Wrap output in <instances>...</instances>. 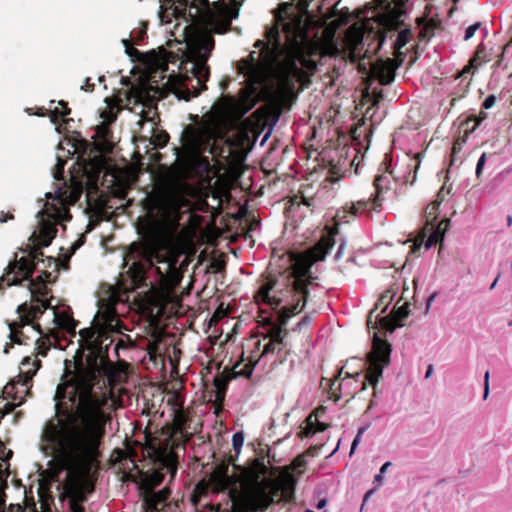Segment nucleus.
Masks as SVG:
<instances>
[{
  "mask_svg": "<svg viewBox=\"0 0 512 512\" xmlns=\"http://www.w3.org/2000/svg\"><path fill=\"white\" fill-rule=\"evenodd\" d=\"M114 310L107 312L103 324L96 323L81 329L80 347L87 351L75 360L71 377L56 389V415L43 428L41 440L51 452L67 465L89 473L100 457V445L105 435V425L110 417L104 411L108 399L98 394L94 386L100 377H106L110 385L115 384L122 371L118 366H127L118 359L117 364L109 359L108 351L114 342Z\"/></svg>",
  "mask_w": 512,
  "mask_h": 512,
  "instance_id": "obj_1",
  "label": "nucleus"
},
{
  "mask_svg": "<svg viewBox=\"0 0 512 512\" xmlns=\"http://www.w3.org/2000/svg\"><path fill=\"white\" fill-rule=\"evenodd\" d=\"M238 14L239 9L236 3L227 4L225 1L213 3L212 8H207L201 13V20L210 32L202 35L191 47V76L186 75L176 88L175 94L179 99L189 101L207 89L206 82L210 76L207 61L215 45L211 33L224 34L228 32L232 20L236 19Z\"/></svg>",
  "mask_w": 512,
  "mask_h": 512,
  "instance_id": "obj_2",
  "label": "nucleus"
},
{
  "mask_svg": "<svg viewBox=\"0 0 512 512\" xmlns=\"http://www.w3.org/2000/svg\"><path fill=\"white\" fill-rule=\"evenodd\" d=\"M44 253L39 248H35L27 256L18 258L17 254L14 260L11 261L2 275V280L6 281V286L20 285L27 281V287L31 293V304L27 302L22 303L17 308L19 319H22L26 324H32L35 319H38L49 308H52L48 299H44L50 293L47 287V282L51 277L48 271H42L36 278H32L37 265L45 260L43 259Z\"/></svg>",
  "mask_w": 512,
  "mask_h": 512,
  "instance_id": "obj_3",
  "label": "nucleus"
},
{
  "mask_svg": "<svg viewBox=\"0 0 512 512\" xmlns=\"http://www.w3.org/2000/svg\"><path fill=\"white\" fill-rule=\"evenodd\" d=\"M298 281H290L268 273L262 275V283L254 295L257 304H265L272 309L284 306L278 312L277 321L287 325L289 319L300 313L308 300L309 289Z\"/></svg>",
  "mask_w": 512,
  "mask_h": 512,
  "instance_id": "obj_4",
  "label": "nucleus"
},
{
  "mask_svg": "<svg viewBox=\"0 0 512 512\" xmlns=\"http://www.w3.org/2000/svg\"><path fill=\"white\" fill-rule=\"evenodd\" d=\"M189 418L182 406L174 410L173 423L171 427H163L157 434L145 431V451L148 455L160 460L170 471L172 477L178 470V455L174 451L179 444L175 437L182 436L186 429Z\"/></svg>",
  "mask_w": 512,
  "mask_h": 512,
  "instance_id": "obj_5",
  "label": "nucleus"
},
{
  "mask_svg": "<svg viewBox=\"0 0 512 512\" xmlns=\"http://www.w3.org/2000/svg\"><path fill=\"white\" fill-rule=\"evenodd\" d=\"M345 216L341 213H336L333 217L334 224L326 226L323 234L314 246L309 248L304 253L300 254L291 267V272L282 276L284 279L290 281H298L303 287H309L315 280L312 276L311 268L317 261H323L326 255L330 252L336 243V236L339 234V226L342 221H345Z\"/></svg>",
  "mask_w": 512,
  "mask_h": 512,
  "instance_id": "obj_6",
  "label": "nucleus"
},
{
  "mask_svg": "<svg viewBox=\"0 0 512 512\" xmlns=\"http://www.w3.org/2000/svg\"><path fill=\"white\" fill-rule=\"evenodd\" d=\"M284 33L286 36V48L283 53L285 58L278 66L277 75L283 85L291 86L294 79H299L305 74L299 66L302 48L298 31V16L284 25Z\"/></svg>",
  "mask_w": 512,
  "mask_h": 512,
  "instance_id": "obj_7",
  "label": "nucleus"
},
{
  "mask_svg": "<svg viewBox=\"0 0 512 512\" xmlns=\"http://www.w3.org/2000/svg\"><path fill=\"white\" fill-rule=\"evenodd\" d=\"M158 257V249L154 243H133L126 255V260H132L127 274L130 279L129 290L146 286V271L153 266V259Z\"/></svg>",
  "mask_w": 512,
  "mask_h": 512,
  "instance_id": "obj_8",
  "label": "nucleus"
},
{
  "mask_svg": "<svg viewBox=\"0 0 512 512\" xmlns=\"http://www.w3.org/2000/svg\"><path fill=\"white\" fill-rule=\"evenodd\" d=\"M439 202L432 201L425 209V226L419 233L417 238L414 240L411 246V253H415L422 247V244L427 237L425 242L426 249L431 248L438 242H442L444 239L445 232L450 226V219L444 218L437 225L436 221L439 216Z\"/></svg>",
  "mask_w": 512,
  "mask_h": 512,
  "instance_id": "obj_9",
  "label": "nucleus"
},
{
  "mask_svg": "<svg viewBox=\"0 0 512 512\" xmlns=\"http://www.w3.org/2000/svg\"><path fill=\"white\" fill-rule=\"evenodd\" d=\"M268 324L271 326L264 336V339H269L264 345L263 350L258 355H252L249 357V361L243 365L240 370H236L240 364L234 367V377L243 376L250 377L253 373L255 366L257 365L260 357L267 356L268 354L279 353L281 350L286 348L284 342L285 337L288 335L287 325H282L281 322L272 323L268 320Z\"/></svg>",
  "mask_w": 512,
  "mask_h": 512,
  "instance_id": "obj_10",
  "label": "nucleus"
},
{
  "mask_svg": "<svg viewBox=\"0 0 512 512\" xmlns=\"http://www.w3.org/2000/svg\"><path fill=\"white\" fill-rule=\"evenodd\" d=\"M188 188L187 183H177L158 198L155 209L162 220H178L182 208L191 206L190 200L183 193Z\"/></svg>",
  "mask_w": 512,
  "mask_h": 512,
  "instance_id": "obj_11",
  "label": "nucleus"
},
{
  "mask_svg": "<svg viewBox=\"0 0 512 512\" xmlns=\"http://www.w3.org/2000/svg\"><path fill=\"white\" fill-rule=\"evenodd\" d=\"M391 351L390 343L380 338L377 333H374L372 349L367 355L369 367L365 375V379L373 387L376 386L379 378L382 377L384 368L390 364Z\"/></svg>",
  "mask_w": 512,
  "mask_h": 512,
  "instance_id": "obj_12",
  "label": "nucleus"
},
{
  "mask_svg": "<svg viewBox=\"0 0 512 512\" xmlns=\"http://www.w3.org/2000/svg\"><path fill=\"white\" fill-rule=\"evenodd\" d=\"M294 10L295 7L293 4L282 3L275 15L276 24L268 28L265 33L267 43L270 46V54L274 58H278L283 55L284 49L286 48V44L283 45L281 43L279 24L282 25V29L284 30L285 24L294 20L297 16H302L301 14L296 13Z\"/></svg>",
  "mask_w": 512,
  "mask_h": 512,
  "instance_id": "obj_13",
  "label": "nucleus"
},
{
  "mask_svg": "<svg viewBox=\"0 0 512 512\" xmlns=\"http://www.w3.org/2000/svg\"><path fill=\"white\" fill-rule=\"evenodd\" d=\"M253 507L258 512L266 511L272 504L279 503L281 499V487L277 481H265L257 483L249 491H243Z\"/></svg>",
  "mask_w": 512,
  "mask_h": 512,
  "instance_id": "obj_14",
  "label": "nucleus"
},
{
  "mask_svg": "<svg viewBox=\"0 0 512 512\" xmlns=\"http://www.w3.org/2000/svg\"><path fill=\"white\" fill-rule=\"evenodd\" d=\"M390 182L389 176L385 173L379 174L375 177L373 185L376 190V194L373 199L368 200H359L356 203H352L351 205H346L342 210L337 211L336 213H341L345 216V221L342 223H348L349 218L355 216L359 211L365 210H377L381 207L382 203L379 199V196L388 189V183Z\"/></svg>",
  "mask_w": 512,
  "mask_h": 512,
  "instance_id": "obj_15",
  "label": "nucleus"
},
{
  "mask_svg": "<svg viewBox=\"0 0 512 512\" xmlns=\"http://www.w3.org/2000/svg\"><path fill=\"white\" fill-rule=\"evenodd\" d=\"M298 31L300 32L299 39L301 40L302 57H300V65L306 68L311 73L317 69L315 61L308 58L312 52V44L308 35V26L304 21L303 16H298Z\"/></svg>",
  "mask_w": 512,
  "mask_h": 512,
  "instance_id": "obj_16",
  "label": "nucleus"
},
{
  "mask_svg": "<svg viewBox=\"0 0 512 512\" xmlns=\"http://www.w3.org/2000/svg\"><path fill=\"white\" fill-rule=\"evenodd\" d=\"M172 2L174 5L173 15L176 18H185L187 14V9L189 8L188 16L191 18V20H193L196 17V15L200 12V6H205V10L207 8H211L209 6L208 0H172Z\"/></svg>",
  "mask_w": 512,
  "mask_h": 512,
  "instance_id": "obj_17",
  "label": "nucleus"
},
{
  "mask_svg": "<svg viewBox=\"0 0 512 512\" xmlns=\"http://www.w3.org/2000/svg\"><path fill=\"white\" fill-rule=\"evenodd\" d=\"M370 75L377 79L381 85H388L395 79V68L392 60H379L372 63Z\"/></svg>",
  "mask_w": 512,
  "mask_h": 512,
  "instance_id": "obj_18",
  "label": "nucleus"
},
{
  "mask_svg": "<svg viewBox=\"0 0 512 512\" xmlns=\"http://www.w3.org/2000/svg\"><path fill=\"white\" fill-rule=\"evenodd\" d=\"M229 467L227 464H220L216 466L211 473V483L216 491H225L229 489H237L235 487V480L228 474Z\"/></svg>",
  "mask_w": 512,
  "mask_h": 512,
  "instance_id": "obj_19",
  "label": "nucleus"
},
{
  "mask_svg": "<svg viewBox=\"0 0 512 512\" xmlns=\"http://www.w3.org/2000/svg\"><path fill=\"white\" fill-rule=\"evenodd\" d=\"M62 497L73 498L76 501H85L83 481L77 475L69 474L62 484Z\"/></svg>",
  "mask_w": 512,
  "mask_h": 512,
  "instance_id": "obj_20",
  "label": "nucleus"
},
{
  "mask_svg": "<svg viewBox=\"0 0 512 512\" xmlns=\"http://www.w3.org/2000/svg\"><path fill=\"white\" fill-rule=\"evenodd\" d=\"M170 495L168 489H162L158 492L145 490L143 495V507L145 512H158Z\"/></svg>",
  "mask_w": 512,
  "mask_h": 512,
  "instance_id": "obj_21",
  "label": "nucleus"
},
{
  "mask_svg": "<svg viewBox=\"0 0 512 512\" xmlns=\"http://www.w3.org/2000/svg\"><path fill=\"white\" fill-rule=\"evenodd\" d=\"M40 367L41 361L39 359L30 356L25 357L21 362L20 373L17 375L18 382H22L24 387L30 386L33 376Z\"/></svg>",
  "mask_w": 512,
  "mask_h": 512,
  "instance_id": "obj_22",
  "label": "nucleus"
},
{
  "mask_svg": "<svg viewBox=\"0 0 512 512\" xmlns=\"http://www.w3.org/2000/svg\"><path fill=\"white\" fill-rule=\"evenodd\" d=\"M228 496L232 505L230 510L225 512H258L245 496V493H241L238 489H231Z\"/></svg>",
  "mask_w": 512,
  "mask_h": 512,
  "instance_id": "obj_23",
  "label": "nucleus"
},
{
  "mask_svg": "<svg viewBox=\"0 0 512 512\" xmlns=\"http://www.w3.org/2000/svg\"><path fill=\"white\" fill-rule=\"evenodd\" d=\"M56 234H57V228H56L55 223H53L49 220L42 221L40 223V227H39L38 246L33 247L30 250L29 254L35 248L41 249V247L49 246L51 244L52 240L55 238ZM40 251L43 253L42 250H40Z\"/></svg>",
  "mask_w": 512,
  "mask_h": 512,
  "instance_id": "obj_24",
  "label": "nucleus"
},
{
  "mask_svg": "<svg viewBox=\"0 0 512 512\" xmlns=\"http://www.w3.org/2000/svg\"><path fill=\"white\" fill-rule=\"evenodd\" d=\"M37 494L40 503V512H51L54 506V497L51 492L50 484L45 480H39Z\"/></svg>",
  "mask_w": 512,
  "mask_h": 512,
  "instance_id": "obj_25",
  "label": "nucleus"
},
{
  "mask_svg": "<svg viewBox=\"0 0 512 512\" xmlns=\"http://www.w3.org/2000/svg\"><path fill=\"white\" fill-rule=\"evenodd\" d=\"M143 453L146 457L150 458L152 460V462L156 465H158V469L155 470L147 479H146V483L145 485L148 486V488L146 490H151L153 489L155 486H158L162 483V481L164 480V476L166 473H170V471L167 470V468L161 463L160 460H156L154 457L150 456L147 454V452L145 451V446L143 447ZM171 479H173L175 477V475L172 477V475H170Z\"/></svg>",
  "mask_w": 512,
  "mask_h": 512,
  "instance_id": "obj_26",
  "label": "nucleus"
},
{
  "mask_svg": "<svg viewBox=\"0 0 512 512\" xmlns=\"http://www.w3.org/2000/svg\"><path fill=\"white\" fill-rule=\"evenodd\" d=\"M238 71L239 73L251 78L254 82H258L262 77L261 68L254 59L253 53L250 54L249 59L241 60L239 62Z\"/></svg>",
  "mask_w": 512,
  "mask_h": 512,
  "instance_id": "obj_27",
  "label": "nucleus"
},
{
  "mask_svg": "<svg viewBox=\"0 0 512 512\" xmlns=\"http://www.w3.org/2000/svg\"><path fill=\"white\" fill-rule=\"evenodd\" d=\"M279 487H281L282 502L290 503L294 499V491L296 480L290 473H285L277 480Z\"/></svg>",
  "mask_w": 512,
  "mask_h": 512,
  "instance_id": "obj_28",
  "label": "nucleus"
},
{
  "mask_svg": "<svg viewBox=\"0 0 512 512\" xmlns=\"http://www.w3.org/2000/svg\"><path fill=\"white\" fill-rule=\"evenodd\" d=\"M54 322L57 327L63 329L69 333H74L76 329V321L73 319L69 311L56 312L54 310Z\"/></svg>",
  "mask_w": 512,
  "mask_h": 512,
  "instance_id": "obj_29",
  "label": "nucleus"
},
{
  "mask_svg": "<svg viewBox=\"0 0 512 512\" xmlns=\"http://www.w3.org/2000/svg\"><path fill=\"white\" fill-rule=\"evenodd\" d=\"M394 294H395V292L390 289L386 290L385 292H383L381 294V296L379 297V299L377 300V302L375 304L374 309L371 310L368 315V318H367V326L368 327H370L371 325H373L374 328L376 327V322L375 323L372 322V316H373L374 311L377 309H381V312L384 313L386 311L387 307L389 306V304L391 303V301L393 300Z\"/></svg>",
  "mask_w": 512,
  "mask_h": 512,
  "instance_id": "obj_30",
  "label": "nucleus"
},
{
  "mask_svg": "<svg viewBox=\"0 0 512 512\" xmlns=\"http://www.w3.org/2000/svg\"><path fill=\"white\" fill-rule=\"evenodd\" d=\"M353 151L349 148H341L336 151L335 154L338 157L336 164H333L332 172L335 174L341 173L347 169L349 165L353 164V160H350L351 153Z\"/></svg>",
  "mask_w": 512,
  "mask_h": 512,
  "instance_id": "obj_31",
  "label": "nucleus"
},
{
  "mask_svg": "<svg viewBox=\"0 0 512 512\" xmlns=\"http://www.w3.org/2000/svg\"><path fill=\"white\" fill-rule=\"evenodd\" d=\"M486 118V113L481 112L479 117L474 115L467 117L465 120L461 121L459 124V133H463L465 137H468L469 134L474 132L477 126L480 124L482 120Z\"/></svg>",
  "mask_w": 512,
  "mask_h": 512,
  "instance_id": "obj_32",
  "label": "nucleus"
},
{
  "mask_svg": "<svg viewBox=\"0 0 512 512\" xmlns=\"http://www.w3.org/2000/svg\"><path fill=\"white\" fill-rule=\"evenodd\" d=\"M25 325H27V324L24 323V321L22 319H19V321H13V322L9 323V329H10L9 337L13 343L20 344V345L27 344L26 340L28 339V337L25 336L22 331V328Z\"/></svg>",
  "mask_w": 512,
  "mask_h": 512,
  "instance_id": "obj_33",
  "label": "nucleus"
},
{
  "mask_svg": "<svg viewBox=\"0 0 512 512\" xmlns=\"http://www.w3.org/2000/svg\"><path fill=\"white\" fill-rule=\"evenodd\" d=\"M210 137L203 131H193L188 139V145L197 151H201L205 147L210 146Z\"/></svg>",
  "mask_w": 512,
  "mask_h": 512,
  "instance_id": "obj_34",
  "label": "nucleus"
},
{
  "mask_svg": "<svg viewBox=\"0 0 512 512\" xmlns=\"http://www.w3.org/2000/svg\"><path fill=\"white\" fill-rule=\"evenodd\" d=\"M395 318L390 319L389 317H382L380 319V325L385 330L393 331L396 327V321H401L402 319L408 316V310L406 306L400 307L397 311H395Z\"/></svg>",
  "mask_w": 512,
  "mask_h": 512,
  "instance_id": "obj_35",
  "label": "nucleus"
},
{
  "mask_svg": "<svg viewBox=\"0 0 512 512\" xmlns=\"http://www.w3.org/2000/svg\"><path fill=\"white\" fill-rule=\"evenodd\" d=\"M96 136L102 141L103 146L113 147V132L107 123H101L96 127Z\"/></svg>",
  "mask_w": 512,
  "mask_h": 512,
  "instance_id": "obj_36",
  "label": "nucleus"
},
{
  "mask_svg": "<svg viewBox=\"0 0 512 512\" xmlns=\"http://www.w3.org/2000/svg\"><path fill=\"white\" fill-rule=\"evenodd\" d=\"M214 386L216 388V399L215 403L217 407L220 409L222 408L224 397H225V391L227 388V379L223 377H215L214 378Z\"/></svg>",
  "mask_w": 512,
  "mask_h": 512,
  "instance_id": "obj_37",
  "label": "nucleus"
},
{
  "mask_svg": "<svg viewBox=\"0 0 512 512\" xmlns=\"http://www.w3.org/2000/svg\"><path fill=\"white\" fill-rule=\"evenodd\" d=\"M291 206H300L301 204L307 207H315L316 199L315 197L306 196L305 193L300 189L297 194L290 197L289 200Z\"/></svg>",
  "mask_w": 512,
  "mask_h": 512,
  "instance_id": "obj_38",
  "label": "nucleus"
},
{
  "mask_svg": "<svg viewBox=\"0 0 512 512\" xmlns=\"http://www.w3.org/2000/svg\"><path fill=\"white\" fill-rule=\"evenodd\" d=\"M169 139V134L165 130H159L152 135L150 143L155 148L162 149L167 145Z\"/></svg>",
  "mask_w": 512,
  "mask_h": 512,
  "instance_id": "obj_39",
  "label": "nucleus"
},
{
  "mask_svg": "<svg viewBox=\"0 0 512 512\" xmlns=\"http://www.w3.org/2000/svg\"><path fill=\"white\" fill-rule=\"evenodd\" d=\"M9 476L8 467L3 468L0 463V508L5 505V489L7 485V477Z\"/></svg>",
  "mask_w": 512,
  "mask_h": 512,
  "instance_id": "obj_40",
  "label": "nucleus"
},
{
  "mask_svg": "<svg viewBox=\"0 0 512 512\" xmlns=\"http://www.w3.org/2000/svg\"><path fill=\"white\" fill-rule=\"evenodd\" d=\"M58 104L60 106H65V111H60L58 108H55L50 111V118L54 124L58 123L60 119H63L65 116L71 113V109L68 107L67 102L60 100Z\"/></svg>",
  "mask_w": 512,
  "mask_h": 512,
  "instance_id": "obj_41",
  "label": "nucleus"
},
{
  "mask_svg": "<svg viewBox=\"0 0 512 512\" xmlns=\"http://www.w3.org/2000/svg\"><path fill=\"white\" fill-rule=\"evenodd\" d=\"M412 38V32L410 29H403L401 30L396 38V41L394 43V48L396 50L402 49Z\"/></svg>",
  "mask_w": 512,
  "mask_h": 512,
  "instance_id": "obj_42",
  "label": "nucleus"
},
{
  "mask_svg": "<svg viewBox=\"0 0 512 512\" xmlns=\"http://www.w3.org/2000/svg\"><path fill=\"white\" fill-rule=\"evenodd\" d=\"M51 347L49 337H40L36 340L37 355L45 357Z\"/></svg>",
  "mask_w": 512,
  "mask_h": 512,
  "instance_id": "obj_43",
  "label": "nucleus"
},
{
  "mask_svg": "<svg viewBox=\"0 0 512 512\" xmlns=\"http://www.w3.org/2000/svg\"><path fill=\"white\" fill-rule=\"evenodd\" d=\"M305 423L306 426L299 433L300 438H309L315 434L313 415H309Z\"/></svg>",
  "mask_w": 512,
  "mask_h": 512,
  "instance_id": "obj_44",
  "label": "nucleus"
},
{
  "mask_svg": "<svg viewBox=\"0 0 512 512\" xmlns=\"http://www.w3.org/2000/svg\"><path fill=\"white\" fill-rule=\"evenodd\" d=\"M17 385H22V382H18V376L3 388V394L6 395L4 398H12L13 400H16L17 397L15 394Z\"/></svg>",
  "mask_w": 512,
  "mask_h": 512,
  "instance_id": "obj_45",
  "label": "nucleus"
},
{
  "mask_svg": "<svg viewBox=\"0 0 512 512\" xmlns=\"http://www.w3.org/2000/svg\"><path fill=\"white\" fill-rule=\"evenodd\" d=\"M253 473L258 477L259 474H265L267 472V467L264 464L263 459H255L252 466Z\"/></svg>",
  "mask_w": 512,
  "mask_h": 512,
  "instance_id": "obj_46",
  "label": "nucleus"
},
{
  "mask_svg": "<svg viewBox=\"0 0 512 512\" xmlns=\"http://www.w3.org/2000/svg\"><path fill=\"white\" fill-rule=\"evenodd\" d=\"M131 346H133V342L128 335L126 336V339H119L114 348L116 355H119L120 349H127Z\"/></svg>",
  "mask_w": 512,
  "mask_h": 512,
  "instance_id": "obj_47",
  "label": "nucleus"
},
{
  "mask_svg": "<svg viewBox=\"0 0 512 512\" xmlns=\"http://www.w3.org/2000/svg\"><path fill=\"white\" fill-rule=\"evenodd\" d=\"M100 117L103 119L102 123H107L108 125H111L116 120V114L111 109H104Z\"/></svg>",
  "mask_w": 512,
  "mask_h": 512,
  "instance_id": "obj_48",
  "label": "nucleus"
},
{
  "mask_svg": "<svg viewBox=\"0 0 512 512\" xmlns=\"http://www.w3.org/2000/svg\"><path fill=\"white\" fill-rule=\"evenodd\" d=\"M244 443V435L242 432H237L232 437V446L234 450L238 453L243 446Z\"/></svg>",
  "mask_w": 512,
  "mask_h": 512,
  "instance_id": "obj_49",
  "label": "nucleus"
},
{
  "mask_svg": "<svg viewBox=\"0 0 512 512\" xmlns=\"http://www.w3.org/2000/svg\"><path fill=\"white\" fill-rule=\"evenodd\" d=\"M466 139H467V137H465L464 135H459L455 139L453 147H452V157H454L458 152L461 151L462 145L466 142Z\"/></svg>",
  "mask_w": 512,
  "mask_h": 512,
  "instance_id": "obj_50",
  "label": "nucleus"
},
{
  "mask_svg": "<svg viewBox=\"0 0 512 512\" xmlns=\"http://www.w3.org/2000/svg\"><path fill=\"white\" fill-rule=\"evenodd\" d=\"M480 26H481L480 22L470 25L465 31L464 39L469 40L470 38H472L474 36V34L476 33V31L480 28Z\"/></svg>",
  "mask_w": 512,
  "mask_h": 512,
  "instance_id": "obj_51",
  "label": "nucleus"
},
{
  "mask_svg": "<svg viewBox=\"0 0 512 512\" xmlns=\"http://www.w3.org/2000/svg\"><path fill=\"white\" fill-rule=\"evenodd\" d=\"M486 158H487V154L486 153H483L478 162H477V165H476V175L477 177H480L481 173H482V170L484 168V165H485V162H486Z\"/></svg>",
  "mask_w": 512,
  "mask_h": 512,
  "instance_id": "obj_52",
  "label": "nucleus"
},
{
  "mask_svg": "<svg viewBox=\"0 0 512 512\" xmlns=\"http://www.w3.org/2000/svg\"><path fill=\"white\" fill-rule=\"evenodd\" d=\"M95 88V84L91 81V78L87 77L84 81V84L81 86V90L85 92H93Z\"/></svg>",
  "mask_w": 512,
  "mask_h": 512,
  "instance_id": "obj_53",
  "label": "nucleus"
},
{
  "mask_svg": "<svg viewBox=\"0 0 512 512\" xmlns=\"http://www.w3.org/2000/svg\"><path fill=\"white\" fill-rule=\"evenodd\" d=\"M313 422H314L315 433L316 432H323V431H325L329 427V424L320 422V421H318L317 418H313Z\"/></svg>",
  "mask_w": 512,
  "mask_h": 512,
  "instance_id": "obj_54",
  "label": "nucleus"
},
{
  "mask_svg": "<svg viewBox=\"0 0 512 512\" xmlns=\"http://www.w3.org/2000/svg\"><path fill=\"white\" fill-rule=\"evenodd\" d=\"M450 193V190H445V186H442L436 195V199L434 201H438L439 205L445 200V196Z\"/></svg>",
  "mask_w": 512,
  "mask_h": 512,
  "instance_id": "obj_55",
  "label": "nucleus"
},
{
  "mask_svg": "<svg viewBox=\"0 0 512 512\" xmlns=\"http://www.w3.org/2000/svg\"><path fill=\"white\" fill-rule=\"evenodd\" d=\"M122 43L123 45L125 46L126 48V52L129 54V55H133L134 53L138 52L137 49H135L133 46H132V42L131 40L129 39H123L122 40Z\"/></svg>",
  "mask_w": 512,
  "mask_h": 512,
  "instance_id": "obj_56",
  "label": "nucleus"
},
{
  "mask_svg": "<svg viewBox=\"0 0 512 512\" xmlns=\"http://www.w3.org/2000/svg\"><path fill=\"white\" fill-rule=\"evenodd\" d=\"M496 102V97L494 95H489L483 102L482 107L484 109H490Z\"/></svg>",
  "mask_w": 512,
  "mask_h": 512,
  "instance_id": "obj_57",
  "label": "nucleus"
},
{
  "mask_svg": "<svg viewBox=\"0 0 512 512\" xmlns=\"http://www.w3.org/2000/svg\"><path fill=\"white\" fill-rule=\"evenodd\" d=\"M82 501H76L74 502V499L71 498L69 499V504H70V509L73 511V512H83V508L82 506L80 505Z\"/></svg>",
  "mask_w": 512,
  "mask_h": 512,
  "instance_id": "obj_58",
  "label": "nucleus"
},
{
  "mask_svg": "<svg viewBox=\"0 0 512 512\" xmlns=\"http://www.w3.org/2000/svg\"><path fill=\"white\" fill-rule=\"evenodd\" d=\"M489 394V372L487 371L484 375V399L487 398Z\"/></svg>",
  "mask_w": 512,
  "mask_h": 512,
  "instance_id": "obj_59",
  "label": "nucleus"
},
{
  "mask_svg": "<svg viewBox=\"0 0 512 512\" xmlns=\"http://www.w3.org/2000/svg\"><path fill=\"white\" fill-rule=\"evenodd\" d=\"M254 46L256 48H262V49L268 50L270 52L269 44L263 40H257L256 43L254 44Z\"/></svg>",
  "mask_w": 512,
  "mask_h": 512,
  "instance_id": "obj_60",
  "label": "nucleus"
},
{
  "mask_svg": "<svg viewBox=\"0 0 512 512\" xmlns=\"http://www.w3.org/2000/svg\"><path fill=\"white\" fill-rule=\"evenodd\" d=\"M344 249H345V242H341V243L339 244L338 250H337V252H336V254H335V259H336V260H339V259L341 258V256H342V254H343Z\"/></svg>",
  "mask_w": 512,
  "mask_h": 512,
  "instance_id": "obj_61",
  "label": "nucleus"
},
{
  "mask_svg": "<svg viewBox=\"0 0 512 512\" xmlns=\"http://www.w3.org/2000/svg\"><path fill=\"white\" fill-rule=\"evenodd\" d=\"M211 267L214 269V272H221L224 270L225 264L223 262H216L213 263Z\"/></svg>",
  "mask_w": 512,
  "mask_h": 512,
  "instance_id": "obj_62",
  "label": "nucleus"
},
{
  "mask_svg": "<svg viewBox=\"0 0 512 512\" xmlns=\"http://www.w3.org/2000/svg\"><path fill=\"white\" fill-rule=\"evenodd\" d=\"M361 440V436L360 435H356V437L354 438L353 442H352V445H351V450H350V454H353L357 445L359 444Z\"/></svg>",
  "mask_w": 512,
  "mask_h": 512,
  "instance_id": "obj_63",
  "label": "nucleus"
},
{
  "mask_svg": "<svg viewBox=\"0 0 512 512\" xmlns=\"http://www.w3.org/2000/svg\"><path fill=\"white\" fill-rule=\"evenodd\" d=\"M209 511L211 512H219L220 511V505H215V504H207L205 506Z\"/></svg>",
  "mask_w": 512,
  "mask_h": 512,
  "instance_id": "obj_64",
  "label": "nucleus"
}]
</instances>
